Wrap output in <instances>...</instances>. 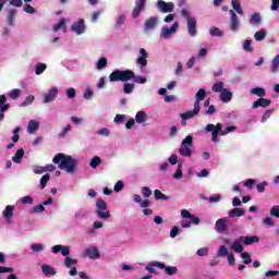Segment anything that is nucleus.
<instances>
[{
	"label": "nucleus",
	"instance_id": "f3484780",
	"mask_svg": "<svg viewBox=\"0 0 279 279\" xmlns=\"http://www.w3.org/2000/svg\"><path fill=\"white\" fill-rule=\"evenodd\" d=\"M85 255L87 258H90L92 260H97L101 258V253H99V248L97 246H89L85 250Z\"/></svg>",
	"mask_w": 279,
	"mask_h": 279
},
{
	"label": "nucleus",
	"instance_id": "cd10ccee",
	"mask_svg": "<svg viewBox=\"0 0 279 279\" xmlns=\"http://www.w3.org/2000/svg\"><path fill=\"white\" fill-rule=\"evenodd\" d=\"M86 217H88V210L84 208L78 209L74 215L75 221H82V219H86Z\"/></svg>",
	"mask_w": 279,
	"mask_h": 279
},
{
	"label": "nucleus",
	"instance_id": "13d9d810",
	"mask_svg": "<svg viewBox=\"0 0 279 279\" xmlns=\"http://www.w3.org/2000/svg\"><path fill=\"white\" fill-rule=\"evenodd\" d=\"M31 104H34V96H28V97H26V99L23 101V102H21V107L22 108H25L26 106H31Z\"/></svg>",
	"mask_w": 279,
	"mask_h": 279
},
{
	"label": "nucleus",
	"instance_id": "f257e3e1",
	"mask_svg": "<svg viewBox=\"0 0 279 279\" xmlns=\"http://www.w3.org/2000/svg\"><path fill=\"white\" fill-rule=\"evenodd\" d=\"M52 162L59 165V169L65 170L66 173L77 171L78 160L72 156L59 153L53 157Z\"/></svg>",
	"mask_w": 279,
	"mask_h": 279
},
{
	"label": "nucleus",
	"instance_id": "f704fd0d",
	"mask_svg": "<svg viewBox=\"0 0 279 279\" xmlns=\"http://www.w3.org/2000/svg\"><path fill=\"white\" fill-rule=\"evenodd\" d=\"M2 215L5 217V219H11V217L14 215V206L8 205L2 211Z\"/></svg>",
	"mask_w": 279,
	"mask_h": 279
},
{
	"label": "nucleus",
	"instance_id": "72a5a7b5",
	"mask_svg": "<svg viewBox=\"0 0 279 279\" xmlns=\"http://www.w3.org/2000/svg\"><path fill=\"white\" fill-rule=\"evenodd\" d=\"M211 90L214 93H223L226 90V84L223 82H217L213 85Z\"/></svg>",
	"mask_w": 279,
	"mask_h": 279
},
{
	"label": "nucleus",
	"instance_id": "9b49d317",
	"mask_svg": "<svg viewBox=\"0 0 279 279\" xmlns=\"http://www.w3.org/2000/svg\"><path fill=\"white\" fill-rule=\"evenodd\" d=\"M178 27L179 24L178 22H175L172 26H162L161 27V33H160V38H165L166 40H168V38H171V36H173V34H175V32H178Z\"/></svg>",
	"mask_w": 279,
	"mask_h": 279
},
{
	"label": "nucleus",
	"instance_id": "052dcab7",
	"mask_svg": "<svg viewBox=\"0 0 279 279\" xmlns=\"http://www.w3.org/2000/svg\"><path fill=\"white\" fill-rule=\"evenodd\" d=\"M64 265L68 268L71 267L72 265H77V259H74V258H71V257H65Z\"/></svg>",
	"mask_w": 279,
	"mask_h": 279
},
{
	"label": "nucleus",
	"instance_id": "4c0bfd02",
	"mask_svg": "<svg viewBox=\"0 0 279 279\" xmlns=\"http://www.w3.org/2000/svg\"><path fill=\"white\" fill-rule=\"evenodd\" d=\"M231 7L238 14H240V16H243V9L241 8V2L239 0H232Z\"/></svg>",
	"mask_w": 279,
	"mask_h": 279
},
{
	"label": "nucleus",
	"instance_id": "ea45409f",
	"mask_svg": "<svg viewBox=\"0 0 279 279\" xmlns=\"http://www.w3.org/2000/svg\"><path fill=\"white\" fill-rule=\"evenodd\" d=\"M49 180H51V174L50 173H46L41 177L40 181H39V189H45L47 186V182H49Z\"/></svg>",
	"mask_w": 279,
	"mask_h": 279
},
{
	"label": "nucleus",
	"instance_id": "473e14b6",
	"mask_svg": "<svg viewBox=\"0 0 279 279\" xmlns=\"http://www.w3.org/2000/svg\"><path fill=\"white\" fill-rule=\"evenodd\" d=\"M270 71L271 73H279V54H277L270 64Z\"/></svg>",
	"mask_w": 279,
	"mask_h": 279
},
{
	"label": "nucleus",
	"instance_id": "412c9836",
	"mask_svg": "<svg viewBox=\"0 0 279 279\" xmlns=\"http://www.w3.org/2000/svg\"><path fill=\"white\" fill-rule=\"evenodd\" d=\"M268 106H271V100L266 99L264 97H262L253 102L254 110H256V108H268Z\"/></svg>",
	"mask_w": 279,
	"mask_h": 279
},
{
	"label": "nucleus",
	"instance_id": "4be33fe9",
	"mask_svg": "<svg viewBox=\"0 0 279 279\" xmlns=\"http://www.w3.org/2000/svg\"><path fill=\"white\" fill-rule=\"evenodd\" d=\"M16 9H9L7 11V21L10 27H14V21H16Z\"/></svg>",
	"mask_w": 279,
	"mask_h": 279
},
{
	"label": "nucleus",
	"instance_id": "c756f323",
	"mask_svg": "<svg viewBox=\"0 0 279 279\" xmlns=\"http://www.w3.org/2000/svg\"><path fill=\"white\" fill-rule=\"evenodd\" d=\"M38 128H40V123H38V121H36V120H31L28 122V126H27L28 134H34V132H36V130H38Z\"/></svg>",
	"mask_w": 279,
	"mask_h": 279
},
{
	"label": "nucleus",
	"instance_id": "a878e982",
	"mask_svg": "<svg viewBox=\"0 0 279 279\" xmlns=\"http://www.w3.org/2000/svg\"><path fill=\"white\" fill-rule=\"evenodd\" d=\"M240 241H242L245 245H252L254 243H258L260 239L256 235L252 236H240Z\"/></svg>",
	"mask_w": 279,
	"mask_h": 279
},
{
	"label": "nucleus",
	"instance_id": "37998d69",
	"mask_svg": "<svg viewBox=\"0 0 279 279\" xmlns=\"http://www.w3.org/2000/svg\"><path fill=\"white\" fill-rule=\"evenodd\" d=\"M65 25H66V19L61 17L59 23L53 25V32H60V29H64Z\"/></svg>",
	"mask_w": 279,
	"mask_h": 279
},
{
	"label": "nucleus",
	"instance_id": "7ed1b4c3",
	"mask_svg": "<svg viewBox=\"0 0 279 279\" xmlns=\"http://www.w3.org/2000/svg\"><path fill=\"white\" fill-rule=\"evenodd\" d=\"M181 16H184L187 23V33L190 36L194 37L197 36V20L195 16L191 15V11L187 9H182Z\"/></svg>",
	"mask_w": 279,
	"mask_h": 279
},
{
	"label": "nucleus",
	"instance_id": "c03bdc74",
	"mask_svg": "<svg viewBox=\"0 0 279 279\" xmlns=\"http://www.w3.org/2000/svg\"><path fill=\"white\" fill-rule=\"evenodd\" d=\"M99 165H101V157H99V156L93 157L89 162V167H92V169H97V167H99Z\"/></svg>",
	"mask_w": 279,
	"mask_h": 279
},
{
	"label": "nucleus",
	"instance_id": "423d86ee",
	"mask_svg": "<svg viewBox=\"0 0 279 279\" xmlns=\"http://www.w3.org/2000/svg\"><path fill=\"white\" fill-rule=\"evenodd\" d=\"M96 216L102 221L108 220V218L110 217V210H108V203H106V201L101 198H98L96 201Z\"/></svg>",
	"mask_w": 279,
	"mask_h": 279
},
{
	"label": "nucleus",
	"instance_id": "603ef678",
	"mask_svg": "<svg viewBox=\"0 0 279 279\" xmlns=\"http://www.w3.org/2000/svg\"><path fill=\"white\" fill-rule=\"evenodd\" d=\"M65 95L68 97V99H75L76 97V93H75V88L70 87L65 90Z\"/></svg>",
	"mask_w": 279,
	"mask_h": 279
},
{
	"label": "nucleus",
	"instance_id": "4d7b16f0",
	"mask_svg": "<svg viewBox=\"0 0 279 279\" xmlns=\"http://www.w3.org/2000/svg\"><path fill=\"white\" fill-rule=\"evenodd\" d=\"M8 95L11 99H19L21 97V89H13Z\"/></svg>",
	"mask_w": 279,
	"mask_h": 279
},
{
	"label": "nucleus",
	"instance_id": "58836bf2",
	"mask_svg": "<svg viewBox=\"0 0 279 279\" xmlns=\"http://www.w3.org/2000/svg\"><path fill=\"white\" fill-rule=\"evenodd\" d=\"M251 95H256L257 97H265L266 92L263 87H254L251 89Z\"/></svg>",
	"mask_w": 279,
	"mask_h": 279
},
{
	"label": "nucleus",
	"instance_id": "9d476101",
	"mask_svg": "<svg viewBox=\"0 0 279 279\" xmlns=\"http://www.w3.org/2000/svg\"><path fill=\"white\" fill-rule=\"evenodd\" d=\"M230 14V31L233 33L239 32V29H241V20L239 19V16L236 15V13L234 12V10H230L229 11Z\"/></svg>",
	"mask_w": 279,
	"mask_h": 279
},
{
	"label": "nucleus",
	"instance_id": "f8f14e48",
	"mask_svg": "<svg viewBox=\"0 0 279 279\" xmlns=\"http://www.w3.org/2000/svg\"><path fill=\"white\" fill-rule=\"evenodd\" d=\"M156 8H158L159 12H162V14H169L173 12L175 4L173 2H166L165 0H158Z\"/></svg>",
	"mask_w": 279,
	"mask_h": 279
},
{
	"label": "nucleus",
	"instance_id": "aec40b11",
	"mask_svg": "<svg viewBox=\"0 0 279 279\" xmlns=\"http://www.w3.org/2000/svg\"><path fill=\"white\" fill-rule=\"evenodd\" d=\"M248 23L252 27H258V25L263 24V16L260 13H253L248 19Z\"/></svg>",
	"mask_w": 279,
	"mask_h": 279
},
{
	"label": "nucleus",
	"instance_id": "864d4df0",
	"mask_svg": "<svg viewBox=\"0 0 279 279\" xmlns=\"http://www.w3.org/2000/svg\"><path fill=\"white\" fill-rule=\"evenodd\" d=\"M206 199L209 202V204H217L218 202H221V195L220 194H216L214 196H209Z\"/></svg>",
	"mask_w": 279,
	"mask_h": 279
},
{
	"label": "nucleus",
	"instance_id": "0e129e2a",
	"mask_svg": "<svg viewBox=\"0 0 279 279\" xmlns=\"http://www.w3.org/2000/svg\"><path fill=\"white\" fill-rule=\"evenodd\" d=\"M97 134L99 136H110V129H106V128L99 129L97 131Z\"/></svg>",
	"mask_w": 279,
	"mask_h": 279
},
{
	"label": "nucleus",
	"instance_id": "a211bd4d",
	"mask_svg": "<svg viewBox=\"0 0 279 279\" xmlns=\"http://www.w3.org/2000/svg\"><path fill=\"white\" fill-rule=\"evenodd\" d=\"M228 228V219L226 218H220L216 221L215 225V230L216 232H218L219 234H223V232H226Z\"/></svg>",
	"mask_w": 279,
	"mask_h": 279
},
{
	"label": "nucleus",
	"instance_id": "7c9ffc66",
	"mask_svg": "<svg viewBox=\"0 0 279 279\" xmlns=\"http://www.w3.org/2000/svg\"><path fill=\"white\" fill-rule=\"evenodd\" d=\"M41 271L46 276H56V269L47 264L41 266Z\"/></svg>",
	"mask_w": 279,
	"mask_h": 279
},
{
	"label": "nucleus",
	"instance_id": "ddd939ff",
	"mask_svg": "<svg viewBox=\"0 0 279 279\" xmlns=\"http://www.w3.org/2000/svg\"><path fill=\"white\" fill-rule=\"evenodd\" d=\"M71 32L76 34L77 36H82V34L86 33V23L84 19H80L71 25Z\"/></svg>",
	"mask_w": 279,
	"mask_h": 279
},
{
	"label": "nucleus",
	"instance_id": "20e7f679",
	"mask_svg": "<svg viewBox=\"0 0 279 279\" xmlns=\"http://www.w3.org/2000/svg\"><path fill=\"white\" fill-rule=\"evenodd\" d=\"M134 77V71L132 70H114L110 75H109V81L110 82H130V80H133Z\"/></svg>",
	"mask_w": 279,
	"mask_h": 279
},
{
	"label": "nucleus",
	"instance_id": "bf43d9fd",
	"mask_svg": "<svg viewBox=\"0 0 279 279\" xmlns=\"http://www.w3.org/2000/svg\"><path fill=\"white\" fill-rule=\"evenodd\" d=\"M182 173V163H179L177 171L173 174L174 180H181Z\"/></svg>",
	"mask_w": 279,
	"mask_h": 279
},
{
	"label": "nucleus",
	"instance_id": "79ce46f5",
	"mask_svg": "<svg viewBox=\"0 0 279 279\" xmlns=\"http://www.w3.org/2000/svg\"><path fill=\"white\" fill-rule=\"evenodd\" d=\"M209 34H210V36H214L216 38H221L223 36V32L221 29H219V27H215V26H213L209 29Z\"/></svg>",
	"mask_w": 279,
	"mask_h": 279
},
{
	"label": "nucleus",
	"instance_id": "09e8293b",
	"mask_svg": "<svg viewBox=\"0 0 279 279\" xmlns=\"http://www.w3.org/2000/svg\"><path fill=\"white\" fill-rule=\"evenodd\" d=\"M124 95H132L134 93V84L132 83H125L123 86Z\"/></svg>",
	"mask_w": 279,
	"mask_h": 279
},
{
	"label": "nucleus",
	"instance_id": "dca6fc26",
	"mask_svg": "<svg viewBox=\"0 0 279 279\" xmlns=\"http://www.w3.org/2000/svg\"><path fill=\"white\" fill-rule=\"evenodd\" d=\"M147 58H149L147 50H145V48H141L140 54L136 59V64L140 66L141 71L147 66Z\"/></svg>",
	"mask_w": 279,
	"mask_h": 279
},
{
	"label": "nucleus",
	"instance_id": "393cba45",
	"mask_svg": "<svg viewBox=\"0 0 279 279\" xmlns=\"http://www.w3.org/2000/svg\"><path fill=\"white\" fill-rule=\"evenodd\" d=\"M220 101H222V104H229V101H232V92H230L228 88H225L220 93Z\"/></svg>",
	"mask_w": 279,
	"mask_h": 279
},
{
	"label": "nucleus",
	"instance_id": "5701e85b",
	"mask_svg": "<svg viewBox=\"0 0 279 279\" xmlns=\"http://www.w3.org/2000/svg\"><path fill=\"white\" fill-rule=\"evenodd\" d=\"M206 98V89L201 88L196 95H195V102L194 106H196L197 108H202V106L199 105L201 101H204V99Z\"/></svg>",
	"mask_w": 279,
	"mask_h": 279
},
{
	"label": "nucleus",
	"instance_id": "6e6552de",
	"mask_svg": "<svg viewBox=\"0 0 279 279\" xmlns=\"http://www.w3.org/2000/svg\"><path fill=\"white\" fill-rule=\"evenodd\" d=\"M155 27H158V16L156 15L145 20L143 25V32L144 34H150V32H154Z\"/></svg>",
	"mask_w": 279,
	"mask_h": 279
},
{
	"label": "nucleus",
	"instance_id": "c85d7f7f",
	"mask_svg": "<svg viewBox=\"0 0 279 279\" xmlns=\"http://www.w3.org/2000/svg\"><path fill=\"white\" fill-rule=\"evenodd\" d=\"M264 38H267V29L265 28H262L254 34V39L256 43H262Z\"/></svg>",
	"mask_w": 279,
	"mask_h": 279
},
{
	"label": "nucleus",
	"instance_id": "3c124183",
	"mask_svg": "<svg viewBox=\"0 0 279 279\" xmlns=\"http://www.w3.org/2000/svg\"><path fill=\"white\" fill-rule=\"evenodd\" d=\"M241 258H243L244 265H250V263H252V256L247 252L241 253Z\"/></svg>",
	"mask_w": 279,
	"mask_h": 279
},
{
	"label": "nucleus",
	"instance_id": "2eb2a0df",
	"mask_svg": "<svg viewBox=\"0 0 279 279\" xmlns=\"http://www.w3.org/2000/svg\"><path fill=\"white\" fill-rule=\"evenodd\" d=\"M153 267H158V269H165L167 276H175L178 274V267L165 265L162 262H153Z\"/></svg>",
	"mask_w": 279,
	"mask_h": 279
},
{
	"label": "nucleus",
	"instance_id": "de8ad7c7",
	"mask_svg": "<svg viewBox=\"0 0 279 279\" xmlns=\"http://www.w3.org/2000/svg\"><path fill=\"white\" fill-rule=\"evenodd\" d=\"M228 255H229L228 247H226V245H221L217 251L218 258H223L225 256H228Z\"/></svg>",
	"mask_w": 279,
	"mask_h": 279
},
{
	"label": "nucleus",
	"instance_id": "39448f33",
	"mask_svg": "<svg viewBox=\"0 0 279 279\" xmlns=\"http://www.w3.org/2000/svg\"><path fill=\"white\" fill-rule=\"evenodd\" d=\"M193 135H187L179 147V154L183 158H191L193 156Z\"/></svg>",
	"mask_w": 279,
	"mask_h": 279
},
{
	"label": "nucleus",
	"instance_id": "4468645a",
	"mask_svg": "<svg viewBox=\"0 0 279 279\" xmlns=\"http://www.w3.org/2000/svg\"><path fill=\"white\" fill-rule=\"evenodd\" d=\"M58 93H60V89L58 87H51L46 94H44L43 101L45 104H51V101H56Z\"/></svg>",
	"mask_w": 279,
	"mask_h": 279
},
{
	"label": "nucleus",
	"instance_id": "49530a36",
	"mask_svg": "<svg viewBox=\"0 0 279 279\" xmlns=\"http://www.w3.org/2000/svg\"><path fill=\"white\" fill-rule=\"evenodd\" d=\"M72 128L71 124L65 125L61 132H59L58 134V138H65L66 134H69V132H71Z\"/></svg>",
	"mask_w": 279,
	"mask_h": 279
},
{
	"label": "nucleus",
	"instance_id": "b1692460",
	"mask_svg": "<svg viewBox=\"0 0 279 279\" xmlns=\"http://www.w3.org/2000/svg\"><path fill=\"white\" fill-rule=\"evenodd\" d=\"M23 158H25V149L20 148L12 157V162H14L15 165H21L23 162Z\"/></svg>",
	"mask_w": 279,
	"mask_h": 279
},
{
	"label": "nucleus",
	"instance_id": "5fc2aeb1",
	"mask_svg": "<svg viewBox=\"0 0 279 279\" xmlns=\"http://www.w3.org/2000/svg\"><path fill=\"white\" fill-rule=\"evenodd\" d=\"M33 172L36 175H43V173H45V167H43V166H33Z\"/></svg>",
	"mask_w": 279,
	"mask_h": 279
},
{
	"label": "nucleus",
	"instance_id": "680f3d73",
	"mask_svg": "<svg viewBox=\"0 0 279 279\" xmlns=\"http://www.w3.org/2000/svg\"><path fill=\"white\" fill-rule=\"evenodd\" d=\"M23 10L26 14H36V9L32 4H25Z\"/></svg>",
	"mask_w": 279,
	"mask_h": 279
},
{
	"label": "nucleus",
	"instance_id": "0eeeda50",
	"mask_svg": "<svg viewBox=\"0 0 279 279\" xmlns=\"http://www.w3.org/2000/svg\"><path fill=\"white\" fill-rule=\"evenodd\" d=\"M181 217H183V220L181 221V227L183 228H191L192 223L194 226H199V218L192 215V213L186 209L181 210Z\"/></svg>",
	"mask_w": 279,
	"mask_h": 279
},
{
	"label": "nucleus",
	"instance_id": "e433bc0d",
	"mask_svg": "<svg viewBox=\"0 0 279 279\" xmlns=\"http://www.w3.org/2000/svg\"><path fill=\"white\" fill-rule=\"evenodd\" d=\"M107 66H108V59H106L105 57H101L96 63V69L98 71H104V69H106Z\"/></svg>",
	"mask_w": 279,
	"mask_h": 279
},
{
	"label": "nucleus",
	"instance_id": "2f4dec72",
	"mask_svg": "<svg viewBox=\"0 0 279 279\" xmlns=\"http://www.w3.org/2000/svg\"><path fill=\"white\" fill-rule=\"evenodd\" d=\"M136 123H145L147 121V112L145 111H137L135 114Z\"/></svg>",
	"mask_w": 279,
	"mask_h": 279
},
{
	"label": "nucleus",
	"instance_id": "774afa93",
	"mask_svg": "<svg viewBox=\"0 0 279 279\" xmlns=\"http://www.w3.org/2000/svg\"><path fill=\"white\" fill-rule=\"evenodd\" d=\"M196 254H197L198 256H206V255L208 254V247H202V248H199V250L196 252Z\"/></svg>",
	"mask_w": 279,
	"mask_h": 279
},
{
	"label": "nucleus",
	"instance_id": "1a4fd4ad",
	"mask_svg": "<svg viewBox=\"0 0 279 279\" xmlns=\"http://www.w3.org/2000/svg\"><path fill=\"white\" fill-rule=\"evenodd\" d=\"M242 241L243 240H241V238L233 242L230 239H225L223 243H226V245H230V250H232V252H236V254H242V252L245 250L243 247Z\"/></svg>",
	"mask_w": 279,
	"mask_h": 279
},
{
	"label": "nucleus",
	"instance_id": "69168bd1",
	"mask_svg": "<svg viewBox=\"0 0 279 279\" xmlns=\"http://www.w3.org/2000/svg\"><path fill=\"white\" fill-rule=\"evenodd\" d=\"M146 3H147V0H136L135 8L142 9V11H143V10H145Z\"/></svg>",
	"mask_w": 279,
	"mask_h": 279
},
{
	"label": "nucleus",
	"instance_id": "338daca9",
	"mask_svg": "<svg viewBox=\"0 0 279 279\" xmlns=\"http://www.w3.org/2000/svg\"><path fill=\"white\" fill-rule=\"evenodd\" d=\"M271 217H277L279 219V206H272L270 209Z\"/></svg>",
	"mask_w": 279,
	"mask_h": 279
},
{
	"label": "nucleus",
	"instance_id": "bb28decb",
	"mask_svg": "<svg viewBox=\"0 0 279 279\" xmlns=\"http://www.w3.org/2000/svg\"><path fill=\"white\" fill-rule=\"evenodd\" d=\"M243 215H245V209L243 208H233L228 211V216L231 218L243 217Z\"/></svg>",
	"mask_w": 279,
	"mask_h": 279
},
{
	"label": "nucleus",
	"instance_id": "8fccbe9b",
	"mask_svg": "<svg viewBox=\"0 0 279 279\" xmlns=\"http://www.w3.org/2000/svg\"><path fill=\"white\" fill-rule=\"evenodd\" d=\"M32 252H35L36 254H40L43 252V244L40 243H34L31 245Z\"/></svg>",
	"mask_w": 279,
	"mask_h": 279
},
{
	"label": "nucleus",
	"instance_id": "a18cd8bd",
	"mask_svg": "<svg viewBox=\"0 0 279 279\" xmlns=\"http://www.w3.org/2000/svg\"><path fill=\"white\" fill-rule=\"evenodd\" d=\"M155 199L158 202V201H160V199H163V201H169V199H171V197L170 196H167V195H165V194H162V192H160V190H155Z\"/></svg>",
	"mask_w": 279,
	"mask_h": 279
},
{
	"label": "nucleus",
	"instance_id": "c9c22d12",
	"mask_svg": "<svg viewBox=\"0 0 279 279\" xmlns=\"http://www.w3.org/2000/svg\"><path fill=\"white\" fill-rule=\"evenodd\" d=\"M125 21H128V15L121 13L116 19V27H121L125 25Z\"/></svg>",
	"mask_w": 279,
	"mask_h": 279
},
{
	"label": "nucleus",
	"instance_id": "6e6d98bb",
	"mask_svg": "<svg viewBox=\"0 0 279 279\" xmlns=\"http://www.w3.org/2000/svg\"><path fill=\"white\" fill-rule=\"evenodd\" d=\"M133 81L135 82V84H147V77L136 76V74H134Z\"/></svg>",
	"mask_w": 279,
	"mask_h": 279
},
{
	"label": "nucleus",
	"instance_id": "6ab92c4d",
	"mask_svg": "<svg viewBox=\"0 0 279 279\" xmlns=\"http://www.w3.org/2000/svg\"><path fill=\"white\" fill-rule=\"evenodd\" d=\"M199 110H202V107H197L194 105V109L192 111L182 113L181 119L183 121H189V119H194V117H197V114H199Z\"/></svg>",
	"mask_w": 279,
	"mask_h": 279
},
{
	"label": "nucleus",
	"instance_id": "a19ab883",
	"mask_svg": "<svg viewBox=\"0 0 279 279\" xmlns=\"http://www.w3.org/2000/svg\"><path fill=\"white\" fill-rule=\"evenodd\" d=\"M47 71V64L46 63H37L35 65V74L43 75Z\"/></svg>",
	"mask_w": 279,
	"mask_h": 279
},
{
	"label": "nucleus",
	"instance_id": "f03ea898",
	"mask_svg": "<svg viewBox=\"0 0 279 279\" xmlns=\"http://www.w3.org/2000/svg\"><path fill=\"white\" fill-rule=\"evenodd\" d=\"M223 124L217 123L215 124H207L205 126V132H211V141L213 143H219V134L220 136H228V134H232V132H236V126L231 125L227 126L222 130Z\"/></svg>",
	"mask_w": 279,
	"mask_h": 279
},
{
	"label": "nucleus",
	"instance_id": "e2e57ef3",
	"mask_svg": "<svg viewBox=\"0 0 279 279\" xmlns=\"http://www.w3.org/2000/svg\"><path fill=\"white\" fill-rule=\"evenodd\" d=\"M142 195L143 197H151V189L144 186L142 187Z\"/></svg>",
	"mask_w": 279,
	"mask_h": 279
}]
</instances>
